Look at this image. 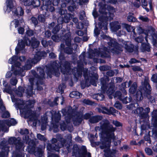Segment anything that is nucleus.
<instances>
[{
  "mask_svg": "<svg viewBox=\"0 0 157 157\" xmlns=\"http://www.w3.org/2000/svg\"><path fill=\"white\" fill-rule=\"evenodd\" d=\"M133 13H129L127 17V20L129 22H135L136 21V19L133 16Z\"/></svg>",
  "mask_w": 157,
  "mask_h": 157,
  "instance_id": "obj_48",
  "label": "nucleus"
},
{
  "mask_svg": "<svg viewBox=\"0 0 157 157\" xmlns=\"http://www.w3.org/2000/svg\"><path fill=\"white\" fill-rule=\"evenodd\" d=\"M19 59V57L17 56H14L10 58L8 61L9 63L11 64H13V63L17 62Z\"/></svg>",
  "mask_w": 157,
  "mask_h": 157,
  "instance_id": "obj_44",
  "label": "nucleus"
},
{
  "mask_svg": "<svg viewBox=\"0 0 157 157\" xmlns=\"http://www.w3.org/2000/svg\"><path fill=\"white\" fill-rule=\"evenodd\" d=\"M35 155L38 157H40L42 155L43 152L42 149L40 147H37L36 149V151L35 152Z\"/></svg>",
  "mask_w": 157,
  "mask_h": 157,
  "instance_id": "obj_53",
  "label": "nucleus"
},
{
  "mask_svg": "<svg viewBox=\"0 0 157 157\" xmlns=\"http://www.w3.org/2000/svg\"><path fill=\"white\" fill-rule=\"evenodd\" d=\"M105 5H103V6H100L99 9V12L101 14L107 15V12L106 11V9L105 8Z\"/></svg>",
  "mask_w": 157,
  "mask_h": 157,
  "instance_id": "obj_46",
  "label": "nucleus"
},
{
  "mask_svg": "<svg viewBox=\"0 0 157 157\" xmlns=\"http://www.w3.org/2000/svg\"><path fill=\"white\" fill-rule=\"evenodd\" d=\"M109 18L107 16L102 15L99 17V20L100 22L98 24L100 29L103 30L105 33L107 32L108 29V21Z\"/></svg>",
  "mask_w": 157,
  "mask_h": 157,
  "instance_id": "obj_15",
  "label": "nucleus"
},
{
  "mask_svg": "<svg viewBox=\"0 0 157 157\" xmlns=\"http://www.w3.org/2000/svg\"><path fill=\"white\" fill-rule=\"evenodd\" d=\"M6 6L4 8V10L5 13H9L11 11L13 16L16 18H18L20 16L24 15V9L21 7H18L16 9L13 10V0H7L6 2Z\"/></svg>",
  "mask_w": 157,
  "mask_h": 157,
  "instance_id": "obj_6",
  "label": "nucleus"
},
{
  "mask_svg": "<svg viewBox=\"0 0 157 157\" xmlns=\"http://www.w3.org/2000/svg\"><path fill=\"white\" fill-rule=\"evenodd\" d=\"M126 82L122 83L120 86V90L123 93L122 94L120 91H117L115 94L114 97L117 98L118 99L121 101L122 103L124 104H127L130 102L132 100L131 97L128 98L126 96L127 95V92L125 90L126 87Z\"/></svg>",
  "mask_w": 157,
  "mask_h": 157,
  "instance_id": "obj_8",
  "label": "nucleus"
},
{
  "mask_svg": "<svg viewBox=\"0 0 157 157\" xmlns=\"http://www.w3.org/2000/svg\"><path fill=\"white\" fill-rule=\"evenodd\" d=\"M152 115L153 117L156 118L155 120L154 125L157 128V109L153 110L152 113Z\"/></svg>",
  "mask_w": 157,
  "mask_h": 157,
  "instance_id": "obj_47",
  "label": "nucleus"
},
{
  "mask_svg": "<svg viewBox=\"0 0 157 157\" xmlns=\"http://www.w3.org/2000/svg\"><path fill=\"white\" fill-rule=\"evenodd\" d=\"M85 53L81 54L79 57V60L77 62V67H74L72 70V74L76 81L82 76V70L83 68V62L85 59Z\"/></svg>",
  "mask_w": 157,
  "mask_h": 157,
  "instance_id": "obj_9",
  "label": "nucleus"
},
{
  "mask_svg": "<svg viewBox=\"0 0 157 157\" xmlns=\"http://www.w3.org/2000/svg\"><path fill=\"white\" fill-rule=\"evenodd\" d=\"M19 41L20 40L18 41L17 46L15 49L16 55H18L20 51L23 50L25 45L28 46H30L29 38L26 36L24 37L23 40H21L20 42Z\"/></svg>",
  "mask_w": 157,
  "mask_h": 157,
  "instance_id": "obj_13",
  "label": "nucleus"
},
{
  "mask_svg": "<svg viewBox=\"0 0 157 157\" xmlns=\"http://www.w3.org/2000/svg\"><path fill=\"white\" fill-rule=\"evenodd\" d=\"M130 86L129 90V92L132 94H134L137 90V83L134 82L132 83L131 80H129L128 82V87Z\"/></svg>",
  "mask_w": 157,
  "mask_h": 157,
  "instance_id": "obj_25",
  "label": "nucleus"
},
{
  "mask_svg": "<svg viewBox=\"0 0 157 157\" xmlns=\"http://www.w3.org/2000/svg\"><path fill=\"white\" fill-rule=\"evenodd\" d=\"M63 12H64L63 10H61L59 11V13L60 14L62 17H59L58 20V21L60 19H62V23L64 22L65 23H68L71 19V16L70 14L68 13H65L64 12L63 13Z\"/></svg>",
  "mask_w": 157,
  "mask_h": 157,
  "instance_id": "obj_23",
  "label": "nucleus"
},
{
  "mask_svg": "<svg viewBox=\"0 0 157 157\" xmlns=\"http://www.w3.org/2000/svg\"><path fill=\"white\" fill-rule=\"evenodd\" d=\"M142 6L144 8L147 12L149 11V9L146 7L147 6V2H146V0H142L141 1Z\"/></svg>",
  "mask_w": 157,
  "mask_h": 157,
  "instance_id": "obj_59",
  "label": "nucleus"
},
{
  "mask_svg": "<svg viewBox=\"0 0 157 157\" xmlns=\"http://www.w3.org/2000/svg\"><path fill=\"white\" fill-rule=\"evenodd\" d=\"M56 137L60 143H57V139L56 138H53L51 140L52 144H50V151H55L59 152L60 148L64 146H66V140L63 138L62 136L60 134H56Z\"/></svg>",
  "mask_w": 157,
  "mask_h": 157,
  "instance_id": "obj_7",
  "label": "nucleus"
},
{
  "mask_svg": "<svg viewBox=\"0 0 157 157\" xmlns=\"http://www.w3.org/2000/svg\"><path fill=\"white\" fill-rule=\"evenodd\" d=\"M82 95V94L77 91H73L71 92L69 96L71 98H79Z\"/></svg>",
  "mask_w": 157,
  "mask_h": 157,
  "instance_id": "obj_40",
  "label": "nucleus"
},
{
  "mask_svg": "<svg viewBox=\"0 0 157 157\" xmlns=\"http://www.w3.org/2000/svg\"><path fill=\"white\" fill-rule=\"evenodd\" d=\"M61 116L59 113H55L52 117V124L53 127L56 129H58L59 126V122L61 119Z\"/></svg>",
  "mask_w": 157,
  "mask_h": 157,
  "instance_id": "obj_19",
  "label": "nucleus"
},
{
  "mask_svg": "<svg viewBox=\"0 0 157 157\" xmlns=\"http://www.w3.org/2000/svg\"><path fill=\"white\" fill-rule=\"evenodd\" d=\"M109 81L108 77L107 76H104L100 79L101 86V91L103 93H105L106 90L108 86V83Z\"/></svg>",
  "mask_w": 157,
  "mask_h": 157,
  "instance_id": "obj_20",
  "label": "nucleus"
},
{
  "mask_svg": "<svg viewBox=\"0 0 157 157\" xmlns=\"http://www.w3.org/2000/svg\"><path fill=\"white\" fill-rule=\"evenodd\" d=\"M27 144H28L29 145L28 146V148L29 149H32L33 151L35 150V143L33 140L30 139V141H29V143H28Z\"/></svg>",
  "mask_w": 157,
  "mask_h": 157,
  "instance_id": "obj_42",
  "label": "nucleus"
},
{
  "mask_svg": "<svg viewBox=\"0 0 157 157\" xmlns=\"http://www.w3.org/2000/svg\"><path fill=\"white\" fill-rule=\"evenodd\" d=\"M143 107H139L134 110V113L135 114H138L140 118H146V114L143 112Z\"/></svg>",
  "mask_w": 157,
  "mask_h": 157,
  "instance_id": "obj_26",
  "label": "nucleus"
},
{
  "mask_svg": "<svg viewBox=\"0 0 157 157\" xmlns=\"http://www.w3.org/2000/svg\"><path fill=\"white\" fill-rule=\"evenodd\" d=\"M78 109L76 106H74L73 108L68 106L62 109V113L65 116V120L67 123H69L72 120L75 125H78L81 123L83 119H89L91 117L92 112L87 113L83 115L84 108H81L78 111Z\"/></svg>",
  "mask_w": 157,
  "mask_h": 157,
  "instance_id": "obj_1",
  "label": "nucleus"
},
{
  "mask_svg": "<svg viewBox=\"0 0 157 157\" xmlns=\"http://www.w3.org/2000/svg\"><path fill=\"white\" fill-rule=\"evenodd\" d=\"M13 74L15 75H19L23 76L25 75V72L23 67H18L14 69Z\"/></svg>",
  "mask_w": 157,
  "mask_h": 157,
  "instance_id": "obj_33",
  "label": "nucleus"
},
{
  "mask_svg": "<svg viewBox=\"0 0 157 157\" xmlns=\"http://www.w3.org/2000/svg\"><path fill=\"white\" fill-rule=\"evenodd\" d=\"M101 37L103 39H105L109 37V41L108 42L109 49L106 47L104 48L103 51L101 52L97 49H94L92 50V55L90 54L89 56V58H93L94 56L97 57H100L101 58H109L110 57V53L118 54L123 50V46L119 44L115 39H112L106 35L103 34L101 35Z\"/></svg>",
  "mask_w": 157,
  "mask_h": 157,
  "instance_id": "obj_2",
  "label": "nucleus"
},
{
  "mask_svg": "<svg viewBox=\"0 0 157 157\" xmlns=\"http://www.w3.org/2000/svg\"><path fill=\"white\" fill-rule=\"evenodd\" d=\"M114 106L119 109H121L122 107V104L118 101H116L114 105Z\"/></svg>",
  "mask_w": 157,
  "mask_h": 157,
  "instance_id": "obj_64",
  "label": "nucleus"
},
{
  "mask_svg": "<svg viewBox=\"0 0 157 157\" xmlns=\"http://www.w3.org/2000/svg\"><path fill=\"white\" fill-rule=\"evenodd\" d=\"M10 116V114L7 111L3 112L2 115V117L3 118H8Z\"/></svg>",
  "mask_w": 157,
  "mask_h": 157,
  "instance_id": "obj_61",
  "label": "nucleus"
},
{
  "mask_svg": "<svg viewBox=\"0 0 157 157\" xmlns=\"http://www.w3.org/2000/svg\"><path fill=\"white\" fill-rule=\"evenodd\" d=\"M1 131L6 132L9 131V129L5 124L3 120L0 121V132Z\"/></svg>",
  "mask_w": 157,
  "mask_h": 157,
  "instance_id": "obj_37",
  "label": "nucleus"
},
{
  "mask_svg": "<svg viewBox=\"0 0 157 157\" xmlns=\"http://www.w3.org/2000/svg\"><path fill=\"white\" fill-rule=\"evenodd\" d=\"M65 87V84L63 83L60 84L59 86L58 91L61 94H63L64 92V89Z\"/></svg>",
  "mask_w": 157,
  "mask_h": 157,
  "instance_id": "obj_50",
  "label": "nucleus"
},
{
  "mask_svg": "<svg viewBox=\"0 0 157 157\" xmlns=\"http://www.w3.org/2000/svg\"><path fill=\"white\" fill-rule=\"evenodd\" d=\"M45 69V72L47 75V77L49 76V63L45 65L42 67H38L36 69L37 73L36 71H31L32 73L34 75L35 77L37 78V80L36 84H37V89L38 90H41L43 88L41 86H39L38 84L43 85L44 84L43 80L45 78V73L44 69Z\"/></svg>",
  "mask_w": 157,
  "mask_h": 157,
  "instance_id": "obj_5",
  "label": "nucleus"
},
{
  "mask_svg": "<svg viewBox=\"0 0 157 157\" xmlns=\"http://www.w3.org/2000/svg\"><path fill=\"white\" fill-rule=\"evenodd\" d=\"M3 85L6 87L3 89V92L10 94L12 101L15 103L19 109L20 113L24 116L25 118H29L30 120L34 119L36 115V112L29 108L27 106H24V102L23 100L15 98L13 93V91L15 90V89L12 88L11 85L10 84L8 85L7 82L4 80L3 81Z\"/></svg>",
  "mask_w": 157,
  "mask_h": 157,
  "instance_id": "obj_3",
  "label": "nucleus"
},
{
  "mask_svg": "<svg viewBox=\"0 0 157 157\" xmlns=\"http://www.w3.org/2000/svg\"><path fill=\"white\" fill-rule=\"evenodd\" d=\"M14 145L15 146L16 151H20V150L23 147V144L20 140H18L16 142V143Z\"/></svg>",
  "mask_w": 157,
  "mask_h": 157,
  "instance_id": "obj_41",
  "label": "nucleus"
},
{
  "mask_svg": "<svg viewBox=\"0 0 157 157\" xmlns=\"http://www.w3.org/2000/svg\"><path fill=\"white\" fill-rule=\"evenodd\" d=\"M47 55L46 52L44 51H38L36 52L34 58L32 59L30 58L28 59L25 63L28 64L29 65L36 63L41 59L46 57Z\"/></svg>",
  "mask_w": 157,
  "mask_h": 157,
  "instance_id": "obj_11",
  "label": "nucleus"
},
{
  "mask_svg": "<svg viewBox=\"0 0 157 157\" xmlns=\"http://www.w3.org/2000/svg\"><path fill=\"white\" fill-rule=\"evenodd\" d=\"M65 44L67 47L63 44H60L61 50L63 52L65 53L68 55H71L73 52V49L71 43L70 42H67Z\"/></svg>",
  "mask_w": 157,
  "mask_h": 157,
  "instance_id": "obj_17",
  "label": "nucleus"
},
{
  "mask_svg": "<svg viewBox=\"0 0 157 157\" xmlns=\"http://www.w3.org/2000/svg\"><path fill=\"white\" fill-rule=\"evenodd\" d=\"M10 147L6 140H2L0 143V157H8Z\"/></svg>",
  "mask_w": 157,
  "mask_h": 157,
  "instance_id": "obj_14",
  "label": "nucleus"
},
{
  "mask_svg": "<svg viewBox=\"0 0 157 157\" xmlns=\"http://www.w3.org/2000/svg\"><path fill=\"white\" fill-rule=\"evenodd\" d=\"M109 87L107 90L106 93L109 97L113 93L114 91L115 85L114 83H110L109 84Z\"/></svg>",
  "mask_w": 157,
  "mask_h": 157,
  "instance_id": "obj_34",
  "label": "nucleus"
},
{
  "mask_svg": "<svg viewBox=\"0 0 157 157\" xmlns=\"http://www.w3.org/2000/svg\"><path fill=\"white\" fill-rule=\"evenodd\" d=\"M34 32L33 30L30 29H29L27 30L26 32V35L27 36L29 37L32 36L34 34Z\"/></svg>",
  "mask_w": 157,
  "mask_h": 157,
  "instance_id": "obj_56",
  "label": "nucleus"
},
{
  "mask_svg": "<svg viewBox=\"0 0 157 157\" xmlns=\"http://www.w3.org/2000/svg\"><path fill=\"white\" fill-rule=\"evenodd\" d=\"M59 59L60 61V64L65 61V57L63 53L61 52L60 53L59 55Z\"/></svg>",
  "mask_w": 157,
  "mask_h": 157,
  "instance_id": "obj_55",
  "label": "nucleus"
},
{
  "mask_svg": "<svg viewBox=\"0 0 157 157\" xmlns=\"http://www.w3.org/2000/svg\"><path fill=\"white\" fill-rule=\"evenodd\" d=\"M98 75L97 74H95L93 75L90 79V83L94 86H96L97 82L98 80Z\"/></svg>",
  "mask_w": 157,
  "mask_h": 157,
  "instance_id": "obj_36",
  "label": "nucleus"
},
{
  "mask_svg": "<svg viewBox=\"0 0 157 157\" xmlns=\"http://www.w3.org/2000/svg\"><path fill=\"white\" fill-rule=\"evenodd\" d=\"M111 28L113 32H116L120 29L121 26L117 21H115L111 22L110 24Z\"/></svg>",
  "mask_w": 157,
  "mask_h": 157,
  "instance_id": "obj_30",
  "label": "nucleus"
},
{
  "mask_svg": "<svg viewBox=\"0 0 157 157\" xmlns=\"http://www.w3.org/2000/svg\"><path fill=\"white\" fill-rule=\"evenodd\" d=\"M37 137L39 140L41 141H46V139L45 137L40 133L37 134Z\"/></svg>",
  "mask_w": 157,
  "mask_h": 157,
  "instance_id": "obj_62",
  "label": "nucleus"
},
{
  "mask_svg": "<svg viewBox=\"0 0 157 157\" xmlns=\"http://www.w3.org/2000/svg\"><path fill=\"white\" fill-rule=\"evenodd\" d=\"M123 27L128 32H132L133 34L136 35L135 32V28L134 27H132L127 24H124L123 25Z\"/></svg>",
  "mask_w": 157,
  "mask_h": 157,
  "instance_id": "obj_35",
  "label": "nucleus"
},
{
  "mask_svg": "<svg viewBox=\"0 0 157 157\" xmlns=\"http://www.w3.org/2000/svg\"><path fill=\"white\" fill-rule=\"evenodd\" d=\"M17 138L15 137H11L9 138L8 140V142L10 144H14L17 141Z\"/></svg>",
  "mask_w": 157,
  "mask_h": 157,
  "instance_id": "obj_49",
  "label": "nucleus"
},
{
  "mask_svg": "<svg viewBox=\"0 0 157 157\" xmlns=\"http://www.w3.org/2000/svg\"><path fill=\"white\" fill-rule=\"evenodd\" d=\"M142 50L144 52L145 51L149 52L150 51L151 47L149 44H143L142 45Z\"/></svg>",
  "mask_w": 157,
  "mask_h": 157,
  "instance_id": "obj_43",
  "label": "nucleus"
},
{
  "mask_svg": "<svg viewBox=\"0 0 157 157\" xmlns=\"http://www.w3.org/2000/svg\"><path fill=\"white\" fill-rule=\"evenodd\" d=\"M31 20L32 23L34 24L35 27L37 26L38 24V21L36 17H32L31 18Z\"/></svg>",
  "mask_w": 157,
  "mask_h": 157,
  "instance_id": "obj_57",
  "label": "nucleus"
},
{
  "mask_svg": "<svg viewBox=\"0 0 157 157\" xmlns=\"http://www.w3.org/2000/svg\"><path fill=\"white\" fill-rule=\"evenodd\" d=\"M138 29V30H141V33H142V34L139 36L136 37V35L133 34L132 36V37L133 39H135L136 42L138 43H141L143 41L144 39V36L143 35H145L144 34V32L143 31V29L141 28H139Z\"/></svg>",
  "mask_w": 157,
  "mask_h": 157,
  "instance_id": "obj_29",
  "label": "nucleus"
},
{
  "mask_svg": "<svg viewBox=\"0 0 157 157\" xmlns=\"http://www.w3.org/2000/svg\"><path fill=\"white\" fill-rule=\"evenodd\" d=\"M13 64L11 66V71H13L15 69V67L16 68L18 67H20V66L21 65V63L18 61L15 62L13 63Z\"/></svg>",
  "mask_w": 157,
  "mask_h": 157,
  "instance_id": "obj_52",
  "label": "nucleus"
},
{
  "mask_svg": "<svg viewBox=\"0 0 157 157\" xmlns=\"http://www.w3.org/2000/svg\"><path fill=\"white\" fill-rule=\"evenodd\" d=\"M20 133L22 135H27L29 134V131L27 128L21 129L20 130Z\"/></svg>",
  "mask_w": 157,
  "mask_h": 157,
  "instance_id": "obj_63",
  "label": "nucleus"
},
{
  "mask_svg": "<svg viewBox=\"0 0 157 157\" xmlns=\"http://www.w3.org/2000/svg\"><path fill=\"white\" fill-rule=\"evenodd\" d=\"M3 121L6 125L11 126L15 125L17 124V121L14 118H11L8 120H3Z\"/></svg>",
  "mask_w": 157,
  "mask_h": 157,
  "instance_id": "obj_32",
  "label": "nucleus"
},
{
  "mask_svg": "<svg viewBox=\"0 0 157 157\" xmlns=\"http://www.w3.org/2000/svg\"><path fill=\"white\" fill-rule=\"evenodd\" d=\"M59 98V97H58L55 98L53 102L51 101H50V106H57L58 105L57 101L58 100Z\"/></svg>",
  "mask_w": 157,
  "mask_h": 157,
  "instance_id": "obj_54",
  "label": "nucleus"
},
{
  "mask_svg": "<svg viewBox=\"0 0 157 157\" xmlns=\"http://www.w3.org/2000/svg\"><path fill=\"white\" fill-rule=\"evenodd\" d=\"M135 105H136L137 106H139V105L137 103H135L134 104H131L129 105L128 106L127 108L129 109H131L134 111L135 109Z\"/></svg>",
  "mask_w": 157,
  "mask_h": 157,
  "instance_id": "obj_58",
  "label": "nucleus"
},
{
  "mask_svg": "<svg viewBox=\"0 0 157 157\" xmlns=\"http://www.w3.org/2000/svg\"><path fill=\"white\" fill-rule=\"evenodd\" d=\"M98 110L99 112L108 115H113L116 113V110L112 107H110L109 109H108L105 107H101V109H99Z\"/></svg>",
  "mask_w": 157,
  "mask_h": 157,
  "instance_id": "obj_22",
  "label": "nucleus"
},
{
  "mask_svg": "<svg viewBox=\"0 0 157 157\" xmlns=\"http://www.w3.org/2000/svg\"><path fill=\"white\" fill-rule=\"evenodd\" d=\"M40 9L43 11V15H39L38 19L39 21L44 22L45 21L44 17L49 16V0L46 1L45 4L42 6Z\"/></svg>",
  "mask_w": 157,
  "mask_h": 157,
  "instance_id": "obj_12",
  "label": "nucleus"
},
{
  "mask_svg": "<svg viewBox=\"0 0 157 157\" xmlns=\"http://www.w3.org/2000/svg\"><path fill=\"white\" fill-rule=\"evenodd\" d=\"M60 64L62 65L65 68V70H63L62 69L61 70V71L63 74H67L70 72L71 71V63L70 62L65 61Z\"/></svg>",
  "mask_w": 157,
  "mask_h": 157,
  "instance_id": "obj_24",
  "label": "nucleus"
},
{
  "mask_svg": "<svg viewBox=\"0 0 157 157\" xmlns=\"http://www.w3.org/2000/svg\"><path fill=\"white\" fill-rule=\"evenodd\" d=\"M102 117L99 115H96L91 117L89 119V121L91 124H94L102 120Z\"/></svg>",
  "mask_w": 157,
  "mask_h": 157,
  "instance_id": "obj_31",
  "label": "nucleus"
},
{
  "mask_svg": "<svg viewBox=\"0 0 157 157\" xmlns=\"http://www.w3.org/2000/svg\"><path fill=\"white\" fill-rule=\"evenodd\" d=\"M29 41L30 42V46L31 45L33 48H37L40 44L39 41L38 40L34 37L31 38V40L29 38Z\"/></svg>",
  "mask_w": 157,
  "mask_h": 157,
  "instance_id": "obj_28",
  "label": "nucleus"
},
{
  "mask_svg": "<svg viewBox=\"0 0 157 157\" xmlns=\"http://www.w3.org/2000/svg\"><path fill=\"white\" fill-rule=\"evenodd\" d=\"M14 157H24L25 154L24 152L21 151H16L14 153Z\"/></svg>",
  "mask_w": 157,
  "mask_h": 157,
  "instance_id": "obj_51",
  "label": "nucleus"
},
{
  "mask_svg": "<svg viewBox=\"0 0 157 157\" xmlns=\"http://www.w3.org/2000/svg\"><path fill=\"white\" fill-rule=\"evenodd\" d=\"M124 48L125 52L132 53L134 52L136 53L138 52V47L137 46H134L133 44L129 43L124 44Z\"/></svg>",
  "mask_w": 157,
  "mask_h": 157,
  "instance_id": "obj_21",
  "label": "nucleus"
},
{
  "mask_svg": "<svg viewBox=\"0 0 157 157\" xmlns=\"http://www.w3.org/2000/svg\"><path fill=\"white\" fill-rule=\"evenodd\" d=\"M71 33L70 32H68L65 33L63 36V39L65 41V43L67 42L71 43Z\"/></svg>",
  "mask_w": 157,
  "mask_h": 157,
  "instance_id": "obj_38",
  "label": "nucleus"
},
{
  "mask_svg": "<svg viewBox=\"0 0 157 157\" xmlns=\"http://www.w3.org/2000/svg\"><path fill=\"white\" fill-rule=\"evenodd\" d=\"M34 78H30L29 79V84L28 85L25 86L26 89V93L28 96L31 97L33 95V86L34 85Z\"/></svg>",
  "mask_w": 157,
  "mask_h": 157,
  "instance_id": "obj_18",
  "label": "nucleus"
},
{
  "mask_svg": "<svg viewBox=\"0 0 157 157\" xmlns=\"http://www.w3.org/2000/svg\"><path fill=\"white\" fill-rule=\"evenodd\" d=\"M72 21L75 23H78L76 28L78 29H82L84 27L83 24L81 22H78V19L76 17H74L72 19Z\"/></svg>",
  "mask_w": 157,
  "mask_h": 157,
  "instance_id": "obj_39",
  "label": "nucleus"
},
{
  "mask_svg": "<svg viewBox=\"0 0 157 157\" xmlns=\"http://www.w3.org/2000/svg\"><path fill=\"white\" fill-rule=\"evenodd\" d=\"M149 82V80L146 78L144 79V82H142L141 85L139 88V90L137 91L135 96L137 101L141 100L143 98V95L144 96L147 97L151 103L155 102L154 98L150 95L151 88Z\"/></svg>",
  "mask_w": 157,
  "mask_h": 157,
  "instance_id": "obj_4",
  "label": "nucleus"
},
{
  "mask_svg": "<svg viewBox=\"0 0 157 157\" xmlns=\"http://www.w3.org/2000/svg\"><path fill=\"white\" fill-rule=\"evenodd\" d=\"M145 36L144 38L147 43H148V36L150 34L151 36H153V35L155 33V29L152 27H150L147 30H146L145 32H144Z\"/></svg>",
  "mask_w": 157,
  "mask_h": 157,
  "instance_id": "obj_27",
  "label": "nucleus"
},
{
  "mask_svg": "<svg viewBox=\"0 0 157 157\" xmlns=\"http://www.w3.org/2000/svg\"><path fill=\"white\" fill-rule=\"evenodd\" d=\"M72 156L75 157H91V154L87 152L86 146H82L79 149L76 144H74L72 148Z\"/></svg>",
  "mask_w": 157,
  "mask_h": 157,
  "instance_id": "obj_10",
  "label": "nucleus"
},
{
  "mask_svg": "<svg viewBox=\"0 0 157 157\" xmlns=\"http://www.w3.org/2000/svg\"><path fill=\"white\" fill-rule=\"evenodd\" d=\"M83 76L86 81L88 80L89 79L88 74V69L86 68L84 69L83 71Z\"/></svg>",
  "mask_w": 157,
  "mask_h": 157,
  "instance_id": "obj_60",
  "label": "nucleus"
},
{
  "mask_svg": "<svg viewBox=\"0 0 157 157\" xmlns=\"http://www.w3.org/2000/svg\"><path fill=\"white\" fill-rule=\"evenodd\" d=\"M22 4L28 8V7H38L40 5L39 0H20Z\"/></svg>",
  "mask_w": 157,
  "mask_h": 157,
  "instance_id": "obj_16",
  "label": "nucleus"
},
{
  "mask_svg": "<svg viewBox=\"0 0 157 157\" xmlns=\"http://www.w3.org/2000/svg\"><path fill=\"white\" fill-rule=\"evenodd\" d=\"M66 138L70 141V144L69 145V146H67L66 147L68 151V152H70L71 151V149H69V146H70V144H72L71 143V139H72V136L71 134H67L65 136Z\"/></svg>",
  "mask_w": 157,
  "mask_h": 157,
  "instance_id": "obj_45",
  "label": "nucleus"
}]
</instances>
